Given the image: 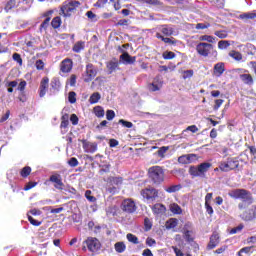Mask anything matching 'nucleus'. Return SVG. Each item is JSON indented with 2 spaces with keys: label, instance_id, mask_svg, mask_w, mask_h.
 <instances>
[{
  "label": "nucleus",
  "instance_id": "nucleus-49",
  "mask_svg": "<svg viewBox=\"0 0 256 256\" xmlns=\"http://www.w3.org/2000/svg\"><path fill=\"white\" fill-rule=\"evenodd\" d=\"M119 123H120V125H123V127H126L127 129H131V127H133L132 122H129V121L124 120V119H120Z\"/></svg>",
  "mask_w": 256,
  "mask_h": 256
},
{
  "label": "nucleus",
  "instance_id": "nucleus-39",
  "mask_svg": "<svg viewBox=\"0 0 256 256\" xmlns=\"http://www.w3.org/2000/svg\"><path fill=\"white\" fill-rule=\"evenodd\" d=\"M231 46L229 40H222L218 42V49L224 50Z\"/></svg>",
  "mask_w": 256,
  "mask_h": 256
},
{
  "label": "nucleus",
  "instance_id": "nucleus-20",
  "mask_svg": "<svg viewBox=\"0 0 256 256\" xmlns=\"http://www.w3.org/2000/svg\"><path fill=\"white\" fill-rule=\"evenodd\" d=\"M220 240H219V235L217 234V232H214L211 236H210V241L207 245V249L211 250V249H215V247H217V245H219Z\"/></svg>",
  "mask_w": 256,
  "mask_h": 256
},
{
  "label": "nucleus",
  "instance_id": "nucleus-63",
  "mask_svg": "<svg viewBox=\"0 0 256 256\" xmlns=\"http://www.w3.org/2000/svg\"><path fill=\"white\" fill-rule=\"evenodd\" d=\"M253 246H248V247H244L240 250V253H246V254H249V253H253Z\"/></svg>",
  "mask_w": 256,
  "mask_h": 256
},
{
  "label": "nucleus",
  "instance_id": "nucleus-4",
  "mask_svg": "<svg viewBox=\"0 0 256 256\" xmlns=\"http://www.w3.org/2000/svg\"><path fill=\"white\" fill-rule=\"evenodd\" d=\"M239 167V160L237 158H228L227 161H222L219 164L220 171L229 173Z\"/></svg>",
  "mask_w": 256,
  "mask_h": 256
},
{
  "label": "nucleus",
  "instance_id": "nucleus-38",
  "mask_svg": "<svg viewBox=\"0 0 256 256\" xmlns=\"http://www.w3.org/2000/svg\"><path fill=\"white\" fill-rule=\"evenodd\" d=\"M126 239H128L129 243H133L134 245H139V238L135 236L134 234H127Z\"/></svg>",
  "mask_w": 256,
  "mask_h": 256
},
{
  "label": "nucleus",
  "instance_id": "nucleus-53",
  "mask_svg": "<svg viewBox=\"0 0 256 256\" xmlns=\"http://www.w3.org/2000/svg\"><path fill=\"white\" fill-rule=\"evenodd\" d=\"M68 165L70 167H77V165H79V160H77V158H75V157H72L69 159Z\"/></svg>",
  "mask_w": 256,
  "mask_h": 256
},
{
  "label": "nucleus",
  "instance_id": "nucleus-11",
  "mask_svg": "<svg viewBox=\"0 0 256 256\" xmlns=\"http://www.w3.org/2000/svg\"><path fill=\"white\" fill-rule=\"evenodd\" d=\"M156 29L157 33H160V35H165V37H172V35H177V33H175V29H173L171 25H160Z\"/></svg>",
  "mask_w": 256,
  "mask_h": 256
},
{
  "label": "nucleus",
  "instance_id": "nucleus-27",
  "mask_svg": "<svg viewBox=\"0 0 256 256\" xmlns=\"http://www.w3.org/2000/svg\"><path fill=\"white\" fill-rule=\"evenodd\" d=\"M15 7H17V1L10 0L6 3V5L4 7V11H5V13H11V11H13V9H15Z\"/></svg>",
  "mask_w": 256,
  "mask_h": 256
},
{
  "label": "nucleus",
  "instance_id": "nucleus-17",
  "mask_svg": "<svg viewBox=\"0 0 256 256\" xmlns=\"http://www.w3.org/2000/svg\"><path fill=\"white\" fill-rule=\"evenodd\" d=\"M163 87V81L160 77L154 78L153 82L149 84L148 89L149 91H159Z\"/></svg>",
  "mask_w": 256,
  "mask_h": 256
},
{
  "label": "nucleus",
  "instance_id": "nucleus-58",
  "mask_svg": "<svg viewBox=\"0 0 256 256\" xmlns=\"http://www.w3.org/2000/svg\"><path fill=\"white\" fill-rule=\"evenodd\" d=\"M28 221L31 225H34V227H39V225H41V222L35 220L31 215H28Z\"/></svg>",
  "mask_w": 256,
  "mask_h": 256
},
{
  "label": "nucleus",
  "instance_id": "nucleus-14",
  "mask_svg": "<svg viewBox=\"0 0 256 256\" xmlns=\"http://www.w3.org/2000/svg\"><path fill=\"white\" fill-rule=\"evenodd\" d=\"M59 91H61V81H59V78H53L50 83L49 95H57Z\"/></svg>",
  "mask_w": 256,
  "mask_h": 256
},
{
  "label": "nucleus",
  "instance_id": "nucleus-28",
  "mask_svg": "<svg viewBox=\"0 0 256 256\" xmlns=\"http://www.w3.org/2000/svg\"><path fill=\"white\" fill-rule=\"evenodd\" d=\"M240 79L245 85H253V76L251 74H241Z\"/></svg>",
  "mask_w": 256,
  "mask_h": 256
},
{
  "label": "nucleus",
  "instance_id": "nucleus-51",
  "mask_svg": "<svg viewBox=\"0 0 256 256\" xmlns=\"http://www.w3.org/2000/svg\"><path fill=\"white\" fill-rule=\"evenodd\" d=\"M167 151H169V147L167 146L161 147L157 152L158 157H165V153H167Z\"/></svg>",
  "mask_w": 256,
  "mask_h": 256
},
{
  "label": "nucleus",
  "instance_id": "nucleus-35",
  "mask_svg": "<svg viewBox=\"0 0 256 256\" xmlns=\"http://www.w3.org/2000/svg\"><path fill=\"white\" fill-rule=\"evenodd\" d=\"M167 193H177V191H181V184L172 185L165 188Z\"/></svg>",
  "mask_w": 256,
  "mask_h": 256
},
{
  "label": "nucleus",
  "instance_id": "nucleus-62",
  "mask_svg": "<svg viewBox=\"0 0 256 256\" xmlns=\"http://www.w3.org/2000/svg\"><path fill=\"white\" fill-rule=\"evenodd\" d=\"M209 27H211V24L209 23H198L196 24V29H209Z\"/></svg>",
  "mask_w": 256,
  "mask_h": 256
},
{
  "label": "nucleus",
  "instance_id": "nucleus-60",
  "mask_svg": "<svg viewBox=\"0 0 256 256\" xmlns=\"http://www.w3.org/2000/svg\"><path fill=\"white\" fill-rule=\"evenodd\" d=\"M111 183H113V185H121L123 183V178H121V177H113L111 179Z\"/></svg>",
  "mask_w": 256,
  "mask_h": 256
},
{
  "label": "nucleus",
  "instance_id": "nucleus-46",
  "mask_svg": "<svg viewBox=\"0 0 256 256\" xmlns=\"http://www.w3.org/2000/svg\"><path fill=\"white\" fill-rule=\"evenodd\" d=\"M77 94L74 91L69 92L68 94V101L69 103H76L77 102Z\"/></svg>",
  "mask_w": 256,
  "mask_h": 256
},
{
  "label": "nucleus",
  "instance_id": "nucleus-48",
  "mask_svg": "<svg viewBox=\"0 0 256 256\" xmlns=\"http://www.w3.org/2000/svg\"><path fill=\"white\" fill-rule=\"evenodd\" d=\"M46 211H50V213L57 215L61 213V211H63V207H59V208L46 207Z\"/></svg>",
  "mask_w": 256,
  "mask_h": 256
},
{
  "label": "nucleus",
  "instance_id": "nucleus-9",
  "mask_svg": "<svg viewBox=\"0 0 256 256\" xmlns=\"http://www.w3.org/2000/svg\"><path fill=\"white\" fill-rule=\"evenodd\" d=\"M121 209L125 213H135V211H137V205L133 199L128 198L122 201Z\"/></svg>",
  "mask_w": 256,
  "mask_h": 256
},
{
  "label": "nucleus",
  "instance_id": "nucleus-44",
  "mask_svg": "<svg viewBox=\"0 0 256 256\" xmlns=\"http://www.w3.org/2000/svg\"><path fill=\"white\" fill-rule=\"evenodd\" d=\"M85 197H86L87 201H89L90 203H95V201H97V198H95V196L91 195V190H86Z\"/></svg>",
  "mask_w": 256,
  "mask_h": 256
},
{
  "label": "nucleus",
  "instance_id": "nucleus-52",
  "mask_svg": "<svg viewBox=\"0 0 256 256\" xmlns=\"http://www.w3.org/2000/svg\"><path fill=\"white\" fill-rule=\"evenodd\" d=\"M106 119L108 121H113V119H115V111L107 110V112H106Z\"/></svg>",
  "mask_w": 256,
  "mask_h": 256
},
{
  "label": "nucleus",
  "instance_id": "nucleus-33",
  "mask_svg": "<svg viewBox=\"0 0 256 256\" xmlns=\"http://www.w3.org/2000/svg\"><path fill=\"white\" fill-rule=\"evenodd\" d=\"M199 41H207V43H217V38L211 35H202L199 37Z\"/></svg>",
  "mask_w": 256,
  "mask_h": 256
},
{
  "label": "nucleus",
  "instance_id": "nucleus-42",
  "mask_svg": "<svg viewBox=\"0 0 256 256\" xmlns=\"http://www.w3.org/2000/svg\"><path fill=\"white\" fill-rule=\"evenodd\" d=\"M229 55L232 57V59H235V61H241V59H243V55L237 51H231Z\"/></svg>",
  "mask_w": 256,
  "mask_h": 256
},
{
  "label": "nucleus",
  "instance_id": "nucleus-26",
  "mask_svg": "<svg viewBox=\"0 0 256 256\" xmlns=\"http://www.w3.org/2000/svg\"><path fill=\"white\" fill-rule=\"evenodd\" d=\"M238 19H242V21H247L249 19H256V10L252 12H246V13L240 14Z\"/></svg>",
  "mask_w": 256,
  "mask_h": 256
},
{
  "label": "nucleus",
  "instance_id": "nucleus-61",
  "mask_svg": "<svg viewBox=\"0 0 256 256\" xmlns=\"http://www.w3.org/2000/svg\"><path fill=\"white\" fill-rule=\"evenodd\" d=\"M12 57L16 61V63L23 65V59H21V55L19 53H14Z\"/></svg>",
  "mask_w": 256,
  "mask_h": 256
},
{
  "label": "nucleus",
  "instance_id": "nucleus-12",
  "mask_svg": "<svg viewBox=\"0 0 256 256\" xmlns=\"http://www.w3.org/2000/svg\"><path fill=\"white\" fill-rule=\"evenodd\" d=\"M50 183H54L55 189H58L59 191H63V187H65V184H63V179L61 178V174H53L49 178Z\"/></svg>",
  "mask_w": 256,
  "mask_h": 256
},
{
  "label": "nucleus",
  "instance_id": "nucleus-22",
  "mask_svg": "<svg viewBox=\"0 0 256 256\" xmlns=\"http://www.w3.org/2000/svg\"><path fill=\"white\" fill-rule=\"evenodd\" d=\"M60 67L62 73H69L71 69H73V61H71V59H65L62 61Z\"/></svg>",
  "mask_w": 256,
  "mask_h": 256
},
{
  "label": "nucleus",
  "instance_id": "nucleus-36",
  "mask_svg": "<svg viewBox=\"0 0 256 256\" xmlns=\"http://www.w3.org/2000/svg\"><path fill=\"white\" fill-rule=\"evenodd\" d=\"M84 49H85V43L84 42H77L73 46L74 53H81V51H83Z\"/></svg>",
  "mask_w": 256,
  "mask_h": 256
},
{
  "label": "nucleus",
  "instance_id": "nucleus-50",
  "mask_svg": "<svg viewBox=\"0 0 256 256\" xmlns=\"http://www.w3.org/2000/svg\"><path fill=\"white\" fill-rule=\"evenodd\" d=\"M35 67L38 69V71H43V69H45V62H43V60H37Z\"/></svg>",
  "mask_w": 256,
  "mask_h": 256
},
{
  "label": "nucleus",
  "instance_id": "nucleus-34",
  "mask_svg": "<svg viewBox=\"0 0 256 256\" xmlns=\"http://www.w3.org/2000/svg\"><path fill=\"white\" fill-rule=\"evenodd\" d=\"M93 111L96 117L98 118L105 117V110L101 106H95Z\"/></svg>",
  "mask_w": 256,
  "mask_h": 256
},
{
  "label": "nucleus",
  "instance_id": "nucleus-59",
  "mask_svg": "<svg viewBox=\"0 0 256 256\" xmlns=\"http://www.w3.org/2000/svg\"><path fill=\"white\" fill-rule=\"evenodd\" d=\"M193 70H186L183 72V79H191L193 77Z\"/></svg>",
  "mask_w": 256,
  "mask_h": 256
},
{
  "label": "nucleus",
  "instance_id": "nucleus-13",
  "mask_svg": "<svg viewBox=\"0 0 256 256\" xmlns=\"http://www.w3.org/2000/svg\"><path fill=\"white\" fill-rule=\"evenodd\" d=\"M141 195L147 201H153V199H157L158 192L155 188H146L142 190Z\"/></svg>",
  "mask_w": 256,
  "mask_h": 256
},
{
  "label": "nucleus",
  "instance_id": "nucleus-47",
  "mask_svg": "<svg viewBox=\"0 0 256 256\" xmlns=\"http://www.w3.org/2000/svg\"><path fill=\"white\" fill-rule=\"evenodd\" d=\"M144 226H145V231H151V227H153V222H151V219L145 218Z\"/></svg>",
  "mask_w": 256,
  "mask_h": 256
},
{
  "label": "nucleus",
  "instance_id": "nucleus-56",
  "mask_svg": "<svg viewBox=\"0 0 256 256\" xmlns=\"http://www.w3.org/2000/svg\"><path fill=\"white\" fill-rule=\"evenodd\" d=\"M163 59H175V53L171 51L164 52Z\"/></svg>",
  "mask_w": 256,
  "mask_h": 256
},
{
  "label": "nucleus",
  "instance_id": "nucleus-18",
  "mask_svg": "<svg viewBox=\"0 0 256 256\" xmlns=\"http://www.w3.org/2000/svg\"><path fill=\"white\" fill-rule=\"evenodd\" d=\"M155 37L156 39H160V41H163V43H165L166 45H177V39L173 37H165L163 36V34L159 32H156Z\"/></svg>",
  "mask_w": 256,
  "mask_h": 256
},
{
  "label": "nucleus",
  "instance_id": "nucleus-23",
  "mask_svg": "<svg viewBox=\"0 0 256 256\" xmlns=\"http://www.w3.org/2000/svg\"><path fill=\"white\" fill-rule=\"evenodd\" d=\"M225 73V63L219 62L214 65V75L216 77H221Z\"/></svg>",
  "mask_w": 256,
  "mask_h": 256
},
{
  "label": "nucleus",
  "instance_id": "nucleus-16",
  "mask_svg": "<svg viewBox=\"0 0 256 256\" xmlns=\"http://www.w3.org/2000/svg\"><path fill=\"white\" fill-rule=\"evenodd\" d=\"M47 89H49V77H44L40 82L39 97L47 95Z\"/></svg>",
  "mask_w": 256,
  "mask_h": 256
},
{
  "label": "nucleus",
  "instance_id": "nucleus-30",
  "mask_svg": "<svg viewBox=\"0 0 256 256\" xmlns=\"http://www.w3.org/2000/svg\"><path fill=\"white\" fill-rule=\"evenodd\" d=\"M114 249L116 253H125L127 246L125 245V242H117L114 245Z\"/></svg>",
  "mask_w": 256,
  "mask_h": 256
},
{
  "label": "nucleus",
  "instance_id": "nucleus-6",
  "mask_svg": "<svg viewBox=\"0 0 256 256\" xmlns=\"http://www.w3.org/2000/svg\"><path fill=\"white\" fill-rule=\"evenodd\" d=\"M83 250L91 251L92 253H95V251H99L101 249V242H99V239L95 237H88L84 242H83ZM86 245V246H85Z\"/></svg>",
  "mask_w": 256,
  "mask_h": 256
},
{
  "label": "nucleus",
  "instance_id": "nucleus-3",
  "mask_svg": "<svg viewBox=\"0 0 256 256\" xmlns=\"http://www.w3.org/2000/svg\"><path fill=\"white\" fill-rule=\"evenodd\" d=\"M211 169V163L204 162L198 166H191L189 173L192 177H205V174Z\"/></svg>",
  "mask_w": 256,
  "mask_h": 256
},
{
  "label": "nucleus",
  "instance_id": "nucleus-29",
  "mask_svg": "<svg viewBox=\"0 0 256 256\" xmlns=\"http://www.w3.org/2000/svg\"><path fill=\"white\" fill-rule=\"evenodd\" d=\"M99 101H101V94L99 92H94L89 98L90 105H95Z\"/></svg>",
  "mask_w": 256,
  "mask_h": 256
},
{
  "label": "nucleus",
  "instance_id": "nucleus-10",
  "mask_svg": "<svg viewBox=\"0 0 256 256\" xmlns=\"http://www.w3.org/2000/svg\"><path fill=\"white\" fill-rule=\"evenodd\" d=\"M84 153H97L98 145L96 142H90L88 140H81Z\"/></svg>",
  "mask_w": 256,
  "mask_h": 256
},
{
  "label": "nucleus",
  "instance_id": "nucleus-55",
  "mask_svg": "<svg viewBox=\"0 0 256 256\" xmlns=\"http://www.w3.org/2000/svg\"><path fill=\"white\" fill-rule=\"evenodd\" d=\"M239 231H243V224L238 225L235 228L230 230V235H235V233H239Z\"/></svg>",
  "mask_w": 256,
  "mask_h": 256
},
{
  "label": "nucleus",
  "instance_id": "nucleus-45",
  "mask_svg": "<svg viewBox=\"0 0 256 256\" xmlns=\"http://www.w3.org/2000/svg\"><path fill=\"white\" fill-rule=\"evenodd\" d=\"M68 127H69V121H62L61 120L60 129H61L62 134L67 133V128Z\"/></svg>",
  "mask_w": 256,
  "mask_h": 256
},
{
  "label": "nucleus",
  "instance_id": "nucleus-25",
  "mask_svg": "<svg viewBox=\"0 0 256 256\" xmlns=\"http://www.w3.org/2000/svg\"><path fill=\"white\" fill-rule=\"evenodd\" d=\"M169 211L173 213V215H181L183 213V209L177 203H172L169 205Z\"/></svg>",
  "mask_w": 256,
  "mask_h": 256
},
{
  "label": "nucleus",
  "instance_id": "nucleus-40",
  "mask_svg": "<svg viewBox=\"0 0 256 256\" xmlns=\"http://www.w3.org/2000/svg\"><path fill=\"white\" fill-rule=\"evenodd\" d=\"M214 35L218 37L219 39H227L228 33L225 30H218L214 32Z\"/></svg>",
  "mask_w": 256,
  "mask_h": 256
},
{
  "label": "nucleus",
  "instance_id": "nucleus-31",
  "mask_svg": "<svg viewBox=\"0 0 256 256\" xmlns=\"http://www.w3.org/2000/svg\"><path fill=\"white\" fill-rule=\"evenodd\" d=\"M179 224V220L177 218H170L166 221V229H175Z\"/></svg>",
  "mask_w": 256,
  "mask_h": 256
},
{
  "label": "nucleus",
  "instance_id": "nucleus-32",
  "mask_svg": "<svg viewBox=\"0 0 256 256\" xmlns=\"http://www.w3.org/2000/svg\"><path fill=\"white\" fill-rule=\"evenodd\" d=\"M192 157H193V155H191V154L182 155L178 158V163H181L182 165H187V164L191 163Z\"/></svg>",
  "mask_w": 256,
  "mask_h": 256
},
{
  "label": "nucleus",
  "instance_id": "nucleus-2",
  "mask_svg": "<svg viewBox=\"0 0 256 256\" xmlns=\"http://www.w3.org/2000/svg\"><path fill=\"white\" fill-rule=\"evenodd\" d=\"M229 197L232 199H241L244 203H253V196L251 192L245 189H234L228 193Z\"/></svg>",
  "mask_w": 256,
  "mask_h": 256
},
{
  "label": "nucleus",
  "instance_id": "nucleus-15",
  "mask_svg": "<svg viewBox=\"0 0 256 256\" xmlns=\"http://www.w3.org/2000/svg\"><path fill=\"white\" fill-rule=\"evenodd\" d=\"M243 221H253L256 219V206H252L250 209L240 215Z\"/></svg>",
  "mask_w": 256,
  "mask_h": 256
},
{
  "label": "nucleus",
  "instance_id": "nucleus-54",
  "mask_svg": "<svg viewBox=\"0 0 256 256\" xmlns=\"http://www.w3.org/2000/svg\"><path fill=\"white\" fill-rule=\"evenodd\" d=\"M184 239L188 241V243H191V241H193V237H191V231L184 230Z\"/></svg>",
  "mask_w": 256,
  "mask_h": 256
},
{
  "label": "nucleus",
  "instance_id": "nucleus-5",
  "mask_svg": "<svg viewBox=\"0 0 256 256\" xmlns=\"http://www.w3.org/2000/svg\"><path fill=\"white\" fill-rule=\"evenodd\" d=\"M81 5L80 1H66L64 5L61 7V13L64 17H71V14Z\"/></svg>",
  "mask_w": 256,
  "mask_h": 256
},
{
  "label": "nucleus",
  "instance_id": "nucleus-21",
  "mask_svg": "<svg viewBox=\"0 0 256 256\" xmlns=\"http://www.w3.org/2000/svg\"><path fill=\"white\" fill-rule=\"evenodd\" d=\"M135 61L136 58L129 55V53H124L120 56V62L123 63V65H133Z\"/></svg>",
  "mask_w": 256,
  "mask_h": 256
},
{
  "label": "nucleus",
  "instance_id": "nucleus-24",
  "mask_svg": "<svg viewBox=\"0 0 256 256\" xmlns=\"http://www.w3.org/2000/svg\"><path fill=\"white\" fill-rule=\"evenodd\" d=\"M167 211V208H165V205L163 204H155L152 206V212L154 215H163Z\"/></svg>",
  "mask_w": 256,
  "mask_h": 256
},
{
  "label": "nucleus",
  "instance_id": "nucleus-57",
  "mask_svg": "<svg viewBox=\"0 0 256 256\" xmlns=\"http://www.w3.org/2000/svg\"><path fill=\"white\" fill-rule=\"evenodd\" d=\"M108 0H98L95 4L94 7H98L99 9L105 7L107 5Z\"/></svg>",
  "mask_w": 256,
  "mask_h": 256
},
{
  "label": "nucleus",
  "instance_id": "nucleus-37",
  "mask_svg": "<svg viewBox=\"0 0 256 256\" xmlns=\"http://www.w3.org/2000/svg\"><path fill=\"white\" fill-rule=\"evenodd\" d=\"M51 25L53 29H59L61 27V17L56 16L52 19Z\"/></svg>",
  "mask_w": 256,
  "mask_h": 256
},
{
  "label": "nucleus",
  "instance_id": "nucleus-1",
  "mask_svg": "<svg viewBox=\"0 0 256 256\" xmlns=\"http://www.w3.org/2000/svg\"><path fill=\"white\" fill-rule=\"evenodd\" d=\"M148 175L155 185H161L165 181V171L161 166H152L148 170Z\"/></svg>",
  "mask_w": 256,
  "mask_h": 256
},
{
  "label": "nucleus",
  "instance_id": "nucleus-8",
  "mask_svg": "<svg viewBox=\"0 0 256 256\" xmlns=\"http://www.w3.org/2000/svg\"><path fill=\"white\" fill-rule=\"evenodd\" d=\"M211 49H213V45L207 42H200L196 46L198 55H201L202 57H209Z\"/></svg>",
  "mask_w": 256,
  "mask_h": 256
},
{
  "label": "nucleus",
  "instance_id": "nucleus-19",
  "mask_svg": "<svg viewBox=\"0 0 256 256\" xmlns=\"http://www.w3.org/2000/svg\"><path fill=\"white\" fill-rule=\"evenodd\" d=\"M53 15V10H49L43 14V17L46 19L40 25V31H47V27H49V22L51 21V16Z\"/></svg>",
  "mask_w": 256,
  "mask_h": 256
},
{
  "label": "nucleus",
  "instance_id": "nucleus-43",
  "mask_svg": "<svg viewBox=\"0 0 256 256\" xmlns=\"http://www.w3.org/2000/svg\"><path fill=\"white\" fill-rule=\"evenodd\" d=\"M20 175L21 177H24V178L29 177V175H31V167L29 166L24 167L21 170Z\"/></svg>",
  "mask_w": 256,
  "mask_h": 256
},
{
  "label": "nucleus",
  "instance_id": "nucleus-7",
  "mask_svg": "<svg viewBox=\"0 0 256 256\" xmlns=\"http://www.w3.org/2000/svg\"><path fill=\"white\" fill-rule=\"evenodd\" d=\"M82 77L84 83H91L97 77V68L93 64H87Z\"/></svg>",
  "mask_w": 256,
  "mask_h": 256
},
{
  "label": "nucleus",
  "instance_id": "nucleus-41",
  "mask_svg": "<svg viewBox=\"0 0 256 256\" xmlns=\"http://www.w3.org/2000/svg\"><path fill=\"white\" fill-rule=\"evenodd\" d=\"M117 67H119V62H117V61H110L107 64V68L109 69L110 73H113V71H115V69H117Z\"/></svg>",
  "mask_w": 256,
  "mask_h": 256
},
{
  "label": "nucleus",
  "instance_id": "nucleus-64",
  "mask_svg": "<svg viewBox=\"0 0 256 256\" xmlns=\"http://www.w3.org/2000/svg\"><path fill=\"white\" fill-rule=\"evenodd\" d=\"M172 249L176 256H185L183 251H181V249L177 248L176 246H172Z\"/></svg>",
  "mask_w": 256,
  "mask_h": 256
}]
</instances>
